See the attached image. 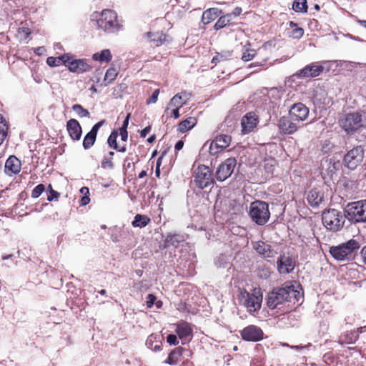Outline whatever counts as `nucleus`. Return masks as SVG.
Segmentation results:
<instances>
[{
    "instance_id": "f257e3e1",
    "label": "nucleus",
    "mask_w": 366,
    "mask_h": 366,
    "mask_svg": "<svg viewBox=\"0 0 366 366\" xmlns=\"http://www.w3.org/2000/svg\"><path fill=\"white\" fill-rule=\"evenodd\" d=\"M300 293L295 289L294 285L285 283L282 287L274 288L268 293L267 297V305L271 309L280 308L279 306L285 302H292V300L298 301Z\"/></svg>"
},
{
    "instance_id": "f03ea898",
    "label": "nucleus",
    "mask_w": 366,
    "mask_h": 366,
    "mask_svg": "<svg viewBox=\"0 0 366 366\" xmlns=\"http://www.w3.org/2000/svg\"><path fill=\"white\" fill-rule=\"evenodd\" d=\"M361 243L355 239L330 248L331 255L338 261H350L353 259L354 253L360 247Z\"/></svg>"
},
{
    "instance_id": "7ed1b4c3",
    "label": "nucleus",
    "mask_w": 366,
    "mask_h": 366,
    "mask_svg": "<svg viewBox=\"0 0 366 366\" xmlns=\"http://www.w3.org/2000/svg\"><path fill=\"white\" fill-rule=\"evenodd\" d=\"M347 219L345 211L343 213L335 209H328L322 214V220L323 225L332 232H338L341 230Z\"/></svg>"
},
{
    "instance_id": "20e7f679",
    "label": "nucleus",
    "mask_w": 366,
    "mask_h": 366,
    "mask_svg": "<svg viewBox=\"0 0 366 366\" xmlns=\"http://www.w3.org/2000/svg\"><path fill=\"white\" fill-rule=\"evenodd\" d=\"M239 304L245 307L249 312H254L261 308L262 293L260 289H254L252 293L239 289L238 295Z\"/></svg>"
},
{
    "instance_id": "39448f33",
    "label": "nucleus",
    "mask_w": 366,
    "mask_h": 366,
    "mask_svg": "<svg viewBox=\"0 0 366 366\" xmlns=\"http://www.w3.org/2000/svg\"><path fill=\"white\" fill-rule=\"evenodd\" d=\"M345 213L351 223H365L366 199L349 202L345 207Z\"/></svg>"
},
{
    "instance_id": "423d86ee",
    "label": "nucleus",
    "mask_w": 366,
    "mask_h": 366,
    "mask_svg": "<svg viewBox=\"0 0 366 366\" xmlns=\"http://www.w3.org/2000/svg\"><path fill=\"white\" fill-rule=\"evenodd\" d=\"M249 215L257 224L264 225L270 217L268 203L260 200L252 202L249 206Z\"/></svg>"
},
{
    "instance_id": "0eeeda50",
    "label": "nucleus",
    "mask_w": 366,
    "mask_h": 366,
    "mask_svg": "<svg viewBox=\"0 0 366 366\" xmlns=\"http://www.w3.org/2000/svg\"><path fill=\"white\" fill-rule=\"evenodd\" d=\"M98 28L106 33L114 34L122 29V25L118 22L117 14L110 9L103 10L100 18L97 21Z\"/></svg>"
},
{
    "instance_id": "6e6552de",
    "label": "nucleus",
    "mask_w": 366,
    "mask_h": 366,
    "mask_svg": "<svg viewBox=\"0 0 366 366\" xmlns=\"http://www.w3.org/2000/svg\"><path fill=\"white\" fill-rule=\"evenodd\" d=\"M338 124L347 134H352L363 125L362 114L355 112L342 114L338 120Z\"/></svg>"
},
{
    "instance_id": "1a4fd4ad",
    "label": "nucleus",
    "mask_w": 366,
    "mask_h": 366,
    "mask_svg": "<svg viewBox=\"0 0 366 366\" xmlns=\"http://www.w3.org/2000/svg\"><path fill=\"white\" fill-rule=\"evenodd\" d=\"M193 177L195 184L202 189L212 185L214 182L209 167L205 165L198 166L194 169Z\"/></svg>"
},
{
    "instance_id": "9d476101",
    "label": "nucleus",
    "mask_w": 366,
    "mask_h": 366,
    "mask_svg": "<svg viewBox=\"0 0 366 366\" xmlns=\"http://www.w3.org/2000/svg\"><path fill=\"white\" fill-rule=\"evenodd\" d=\"M364 149L362 146H356L344 156L343 164L350 170L355 169L363 161Z\"/></svg>"
},
{
    "instance_id": "9b49d317",
    "label": "nucleus",
    "mask_w": 366,
    "mask_h": 366,
    "mask_svg": "<svg viewBox=\"0 0 366 366\" xmlns=\"http://www.w3.org/2000/svg\"><path fill=\"white\" fill-rule=\"evenodd\" d=\"M237 160L235 158H228L224 162L219 165L215 173V177L217 181L223 182L229 178L234 172Z\"/></svg>"
},
{
    "instance_id": "f8f14e48",
    "label": "nucleus",
    "mask_w": 366,
    "mask_h": 366,
    "mask_svg": "<svg viewBox=\"0 0 366 366\" xmlns=\"http://www.w3.org/2000/svg\"><path fill=\"white\" fill-rule=\"evenodd\" d=\"M232 141V137L227 134H220L212 142L209 147V153L212 155L218 154L219 152L227 148Z\"/></svg>"
},
{
    "instance_id": "ddd939ff",
    "label": "nucleus",
    "mask_w": 366,
    "mask_h": 366,
    "mask_svg": "<svg viewBox=\"0 0 366 366\" xmlns=\"http://www.w3.org/2000/svg\"><path fill=\"white\" fill-rule=\"evenodd\" d=\"M289 114L293 121H305L309 114V109L302 103L294 104L289 112Z\"/></svg>"
},
{
    "instance_id": "4468645a",
    "label": "nucleus",
    "mask_w": 366,
    "mask_h": 366,
    "mask_svg": "<svg viewBox=\"0 0 366 366\" xmlns=\"http://www.w3.org/2000/svg\"><path fill=\"white\" fill-rule=\"evenodd\" d=\"M243 340L251 342H257L262 339V330L255 325H249L246 327L241 332Z\"/></svg>"
},
{
    "instance_id": "2eb2a0df",
    "label": "nucleus",
    "mask_w": 366,
    "mask_h": 366,
    "mask_svg": "<svg viewBox=\"0 0 366 366\" xmlns=\"http://www.w3.org/2000/svg\"><path fill=\"white\" fill-rule=\"evenodd\" d=\"M105 123V120H102L95 124L92 129L84 136L83 139V147L84 149H90L95 143L99 129Z\"/></svg>"
},
{
    "instance_id": "dca6fc26",
    "label": "nucleus",
    "mask_w": 366,
    "mask_h": 366,
    "mask_svg": "<svg viewBox=\"0 0 366 366\" xmlns=\"http://www.w3.org/2000/svg\"><path fill=\"white\" fill-rule=\"evenodd\" d=\"M277 265L280 274H289L293 271L295 262L291 257L282 255L277 259Z\"/></svg>"
},
{
    "instance_id": "f3484780",
    "label": "nucleus",
    "mask_w": 366,
    "mask_h": 366,
    "mask_svg": "<svg viewBox=\"0 0 366 366\" xmlns=\"http://www.w3.org/2000/svg\"><path fill=\"white\" fill-rule=\"evenodd\" d=\"M253 249L264 258L273 257L276 252L272 246L263 241H257L252 243Z\"/></svg>"
},
{
    "instance_id": "a211bd4d",
    "label": "nucleus",
    "mask_w": 366,
    "mask_h": 366,
    "mask_svg": "<svg viewBox=\"0 0 366 366\" xmlns=\"http://www.w3.org/2000/svg\"><path fill=\"white\" fill-rule=\"evenodd\" d=\"M66 130L72 140L79 141L81 139L82 129L76 119H71L66 122Z\"/></svg>"
},
{
    "instance_id": "6ab92c4d",
    "label": "nucleus",
    "mask_w": 366,
    "mask_h": 366,
    "mask_svg": "<svg viewBox=\"0 0 366 366\" xmlns=\"http://www.w3.org/2000/svg\"><path fill=\"white\" fill-rule=\"evenodd\" d=\"M257 123L258 121L255 114L252 112L247 113L242 117L241 122L242 134H246L251 132L257 127Z\"/></svg>"
},
{
    "instance_id": "aec40b11",
    "label": "nucleus",
    "mask_w": 366,
    "mask_h": 366,
    "mask_svg": "<svg viewBox=\"0 0 366 366\" xmlns=\"http://www.w3.org/2000/svg\"><path fill=\"white\" fill-rule=\"evenodd\" d=\"M324 67L317 64L307 65L302 69H300L297 75L303 77H316L323 71Z\"/></svg>"
},
{
    "instance_id": "412c9836",
    "label": "nucleus",
    "mask_w": 366,
    "mask_h": 366,
    "mask_svg": "<svg viewBox=\"0 0 366 366\" xmlns=\"http://www.w3.org/2000/svg\"><path fill=\"white\" fill-rule=\"evenodd\" d=\"M278 127L280 130L287 134H291L297 130V125L295 123L290 117H282L279 120Z\"/></svg>"
},
{
    "instance_id": "4be33fe9",
    "label": "nucleus",
    "mask_w": 366,
    "mask_h": 366,
    "mask_svg": "<svg viewBox=\"0 0 366 366\" xmlns=\"http://www.w3.org/2000/svg\"><path fill=\"white\" fill-rule=\"evenodd\" d=\"M144 37L149 39L150 41L156 46L169 43L171 41L169 36L164 34L162 31L147 32L144 34Z\"/></svg>"
},
{
    "instance_id": "5701e85b",
    "label": "nucleus",
    "mask_w": 366,
    "mask_h": 366,
    "mask_svg": "<svg viewBox=\"0 0 366 366\" xmlns=\"http://www.w3.org/2000/svg\"><path fill=\"white\" fill-rule=\"evenodd\" d=\"M21 161L15 156H10L5 163V173L9 176L18 174L21 170Z\"/></svg>"
},
{
    "instance_id": "b1692460",
    "label": "nucleus",
    "mask_w": 366,
    "mask_h": 366,
    "mask_svg": "<svg viewBox=\"0 0 366 366\" xmlns=\"http://www.w3.org/2000/svg\"><path fill=\"white\" fill-rule=\"evenodd\" d=\"M175 332L179 339L184 340L192 336V328L189 323L181 321L177 324Z\"/></svg>"
},
{
    "instance_id": "393cba45",
    "label": "nucleus",
    "mask_w": 366,
    "mask_h": 366,
    "mask_svg": "<svg viewBox=\"0 0 366 366\" xmlns=\"http://www.w3.org/2000/svg\"><path fill=\"white\" fill-rule=\"evenodd\" d=\"M185 241V237L181 234H169L167 235L164 247L169 248L170 247H177L179 244Z\"/></svg>"
},
{
    "instance_id": "a878e982",
    "label": "nucleus",
    "mask_w": 366,
    "mask_h": 366,
    "mask_svg": "<svg viewBox=\"0 0 366 366\" xmlns=\"http://www.w3.org/2000/svg\"><path fill=\"white\" fill-rule=\"evenodd\" d=\"M323 199V194L317 189H311L307 195V201L312 207H317Z\"/></svg>"
},
{
    "instance_id": "bb28decb",
    "label": "nucleus",
    "mask_w": 366,
    "mask_h": 366,
    "mask_svg": "<svg viewBox=\"0 0 366 366\" xmlns=\"http://www.w3.org/2000/svg\"><path fill=\"white\" fill-rule=\"evenodd\" d=\"M221 11L217 8H211L203 12L202 21L204 24L210 23L219 16Z\"/></svg>"
},
{
    "instance_id": "cd10ccee",
    "label": "nucleus",
    "mask_w": 366,
    "mask_h": 366,
    "mask_svg": "<svg viewBox=\"0 0 366 366\" xmlns=\"http://www.w3.org/2000/svg\"><path fill=\"white\" fill-rule=\"evenodd\" d=\"M197 121L195 117H188L186 119H184V121H182L179 124L177 129L179 132L184 133V132L188 131L189 129H191L192 128H193L195 126V124H197Z\"/></svg>"
},
{
    "instance_id": "c85d7f7f",
    "label": "nucleus",
    "mask_w": 366,
    "mask_h": 366,
    "mask_svg": "<svg viewBox=\"0 0 366 366\" xmlns=\"http://www.w3.org/2000/svg\"><path fill=\"white\" fill-rule=\"evenodd\" d=\"M184 349L182 347H179L173 350L169 355L167 360L164 361L165 363L169 365H175L179 357L182 355Z\"/></svg>"
},
{
    "instance_id": "c756f323",
    "label": "nucleus",
    "mask_w": 366,
    "mask_h": 366,
    "mask_svg": "<svg viewBox=\"0 0 366 366\" xmlns=\"http://www.w3.org/2000/svg\"><path fill=\"white\" fill-rule=\"evenodd\" d=\"M150 218H149L147 216L138 214L134 217L132 224L134 227L142 228L146 227L150 222Z\"/></svg>"
},
{
    "instance_id": "7c9ffc66",
    "label": "nucleus",
    "mask_w": 366,
    "mask_h": 366,
    "mask_svg": "<svg viewBox=\"0 0 366 366\" xmlns=\"http://www.w3.org/2000/svg\"><path fill=\"white\" fill-rule=\"evenodd\" d=\"M358 340V334L355 331L345 332L340 337V344H354Z\"/></svg>"
},
{
    "instance_id": "2f4dec72",
    "label": "nucleus",
    "mask_w": 366,
    "mask_h": 366,
    "mask_svg": "<svg viewBox=\"0 0 366 366\" xmlns=\"http://www.w3.org/2000/svg\"><path fill=\"white\" fill-rule=\"evenodd\" d=\"M94 60L109 62L112 59V54L109 49H104L100 53H95L92 56Z\"/></svg>"
},
{
    "instance_id": "473e14b6",
    "label": "nucleus",
    "mask_w": 366,
    "mask_h": 366,
    "mask_svg": "<svg viewBox=\"0 0 366 366\" xmlns=\"http://www.w3.org/2000/svg\"><path fill=\"white\" fill-rule=\"evenodd\" d=\"M62 61L68 66L70 71L78 73V59L71 60L69 56L64 55Z\"/></svg>"
},
{
    "instance_id": "72a5a7b5",
    "label": "nucleus",
    "mask_w": 366,
    "mask_h": 366,
    "mask_svg": "<svg viewBox=\"0 0 366 366\" xmlns=\"http://www.w3.org/2000/svg\"><path fill=\"white\" fill-rule=\"evenodd\" d=\"M9 127L5 119L0 114V145L3 143L7 136Z\"/></svg>"
},
{
    "instance_id": "f704fd0d",
    "label": "nucleus",
    "mask_w": 366,
    "mask_h": 366,
    "mask_svg": "<svg viewBox=\"0 0 366 366\" xmlns=\"http://www.w3.org/2000/svg\"><path fill=\"white\" fill-rule=\"evenodd\" d=\"M292 9L296 12H307V0H294Z\"/></svg>"
},
{
    "instance_id": "c9c22d12",
    "label": "nucleus",
    "mask_w": 366,
    "mask_h": 366,
    "mask_svg": "<svg viewBox=\"0 0 366 366\" xmlns=\"http://www.w3.org/2000/svg\"><path fill=\"white\" fill-rule=\"evenodd\" d=\"M231 21V14H227L221 16L215 23L214 28L215 30H219L224 28Z\"/></svg>"
},
{
    "instance_id": "e433bc0d",
    "label": "nucleus",
    "mask_w": 366,
    "mask_h": 366,
    "mask_svg": "<svg viewBox=\"0 0 366 366\" xmlns=\"http://www.w3.org/2000/svg\"><path fill=\"white\" fill-rule=\"evenodd\" d=\"M117 76V71L116 69L114 68H109L107 69L104 81L105 82V85H107L108 84H111Z\"/></svg>"
},
{
    "instance_id": "4c0bfd02",
    "label": "nucleus",
    "mask_w": 366,
    "mask_h": 366,
    "mask_svg": "<svg viewBox=\"0 0 366 366\" xmlns=\"http://www.w3.org/2000/svg\"><path fill=\"white\" fill-rule=\"evenodd\" d=\"M186 100L183 101V97L177 94L174 95L169 102V105L172 107H175L177 108H180L185 103Z\"/></svg>"
},
{
    "instance_id": "58836bf2",
    "label": "nucleus",
    "mask_w": 366,
    "mask_h": 366,
    "mask_svg": "<svg viewBox=\"0 0 366 366\" xmlns=\"http://www.w3.org/2000/svg\"><path fill=\"white\" fill-rule=\"evenodd\" d=\"M118 137V132L117 131H113L110 134V135L108 137L107 139V144L109 147L113 149H118V144L117 142Z\"/></svg>"
},
{
    "instance_id": "ea45409f",
    "label": "nucleus",
    "mask_w": 366,
    "mask_h": 366,
    "mask_svg": "<svg viewBox=\"0 0 366 366\" xmlns=\"http://www.w3.org/2000/svg\"><path fill=\"white\" fill-rule=\"evenodd\" d=\"M72 109L77 114L79 117H89V112L87 109L82 107L80 104H74Z\"/></svg>"
},
{
    "instance_id": "a19ab883",
    "label": "nucleus",
    "mask_w": 366,
    "mask_h": 366,
    "mask_svg": "<svg viewBox=\"0 0 366 366\" xmlns=\"http://www.w3.org/2000/svg\"><path fill=\"white\" fill-rule=\"evenodd\" d=\"M46 193L47 195V200L49 202L55 199H58L60 196V194L58 192L53 189L51 184L48 186L47 189L46 190Z\"/></svg>"
},
{
    "instance_id": "79ce46f5",
    "label": "nucleus",
    "mask_w": 366,
    "mask_h": 366,
    "mask_svg": "<svg viewBox=\"0 0 366 366\" xmlns=\"http://www.w3.org/2000/svg\"><path fill=\"white\" fill-rule=\"evenodd\" d=\"M91 66L84 59H78V73H84L90 71Z\"/></svg>"
},
{
    "instance_id": "37998d69",
    "label": "nucleus",
    "mask_w": 366,
    "mask_h": 366,
    "mask_svg": "<svg viewBox=\"0 0 366 366\" xmlns=\"http://www.w3.org/2000/svg\"><path fill=\"white\" fill-rule=\"evenodd\" d=\"M45 191V187L42 184H38L32 191L31 197L33 198L39 197Z\"/></svg>"
},
{
    "instance_id": "c03bdc74",
    "label": "nucleus",
    "mask_w": 366,
    "mask_h": 366,
    "mask_svg": "<svg viewBox=\"0 0 366 366\" xmlns=\"http://www.w3.org/2000/svg\"><path fill=\"white\" fill-rule=\"evenodd\" d=\"M61 61H62V56L58 59L53 56H49L46 59V63L50 66H56L59 65Z\"/></svg>"
},
{
    "instance_id": "a18cd8bd",
    "label": "nucleus",
    "mask_w": 366,
    "mask_h": 366,
    "mask_svg": "<svg viewBox=\"0 0 366 366\" xmlns=\"http://www.w3.org/2000/svg\"><path fill=\"white\" fill-rule=\"evenodd\" d=\"M254 56V52L253 50H247L245 52L243 53L242 56V59L244 61H248L253 59Z\"/></svg>"
},
{
    "instance_id": "49530a36",
    "label": "nucleus",
    "mask_w": 366,
    "mask_h": 366,
    "mask_svg": "<svg viewBox=\"0 0 366 366\" xmlns=\"http://www.w3.org/2000/svg\"><path fill=\"white\" fill-rule=\"evenodd\" d=\"M159 94V89H155L149 99L147 101V104H154L157 102L158 96Z\"/></svg>"
},
{
    "instance_id": "de8ad7c7",
    "label": "nucleus",
    "mask_w": 366,
    "mask_h": 366,
    "mask_svg": "<svg viewBox=\"0 0 366 366\" xmlns=\"http://www.w3.org/2000/svg\"><path fill=\"white\" fill-rule=\"evenodd\" d=\"M304 34V30L302 28H295L292 31L291 36L295 39H300Z\"/></svg>"
},
{
    "instance_id": "09e8293b",
    "label": "nucleus",
    "mask_w": 366,
    "mask_h": 366,
    "mask_svg": "<svg viewBox=\"0 0 366 366\" xmlns=\"http://www.w3.org/2000/svg\"><path fill=\"white\" fill-rule=\"evenodd\" d=\"M167 342L171 345H177L179 344V341L175 335L169 334L167 337Z\"/></svg>"
},
{
    "instance_id": "8fccbe9b",
    "label": "nucleus",
    "mask_w": 366,
    "mask_h": 366,
    "mask_svg": "<svg viewBox=\"0 0 366 366\" xmlns=\"http://www.w3.org/2000/svg\"><path fill=\"white\" fill-rule=\"evenodd\" d=\"M102 167L103 168H113L114 164L111 159H108L107 157H104L102 161Z\"/></svg>"
},
{
    "instance_id": "3c124183",
    "label": "nucleus",
    "mask_w": 366,
    "mask_h": 366,
    "mask_svg": "<svg viewBox=\"0 0 366 366\" xmlns=\"http://www.w3.org/2000/svg\"><path fill=\"white\" fill-rule=\"evenodd\" d=\"M156 300V297L152 294H149L147 297V306L149 308H151L153 305L154 304V302Z\"/></svg>"
},
{
    "instance_id": "603ef678",
    "label": "nucleus",
    "mask_w": 366,
    "mask_h": 366,
    "mask_svg": "<svg viewBox=\"0 0 366 366\" xmlns=\"http://www.w3.org/2000/svg\"><path fill=\"white\" fill-rule=\"evenodd\" d=\"M19 34L22 33L24 34V39L27 38L29 36V35L30 34L29 29L26 27L19 28Z\"/></svg>"
},
{
    "instance_id": "864d4df0",
    "label": "nucleus",
    "mask_w": 366,
    "mask_h": 366,
    "mask_svg": "<svg viewBox=\"0 0 366 366\" xmlns=\"http://www.w3.org/2000/svg\"><path fill=\"white\" fill-rule=\"evenodd\" d=\"M119 131H120V136H121L122 140L126 142L128 138L127 130H126L124 129H120Z\"/></svg>"
},
{
    "instance_id": "5fc2aeb1",
    "label": "nucleus",
    "mask_w": 366,
    "mask_h": 366,
    "mask_svg": "<svg viewBox=\"0 0 366 366\" xmlns=\"http://www.w3.org/2000/svg\"><path fill=\"white\" fill-rule=\"evenodd\" d=\"M360 257L363 263L366 264V244L362 248L360 251Z\"/></svg>"
},
{
    "instance_id": "6e6d98bb",
    "label": "nucleus",
    "mask_w": 366,
    "mask_h": 366,
    "mask_svg": "<svg viewBox=\"0 0 366 366\" xmlns=\"http://www.w3.org/2000/svg\"><path fill=\"white\" fill-rule=\"evenodd\" d=\"M89 201H90V198L89 197V196L84 195L80 200V204L82 206H85L89 203Z\"/></svg>"
},
{
    "instance_id": "4d7b16f0",
    "label": "nucleus",
    "mask_w": 366,
    "mask_h": 366,
    "mask_svg": "<svg viewBox=\"0 0 366 366\" xmlns=\"http://www.w3.org/2000/svg\"><path fill=\"white\" fill-rule=\"evenodd\" d=\"M151 131V126L146 127L144 129L141 131L140 136L141 137H146L148 133Z\"/></svg>"
},
{
    "instance_id": "13d9d810",
    "label": "nucleus",
    "mask_w": 366,
    "mask_h": 366,
    "mask_svg": "<svg viewBox=\"0 0 366 366\" xmlns=\"http://www.w3.org/2000/svg\"><path fill=\"white\" fill-rule=\"evenodd\" d=\"M224 60V56L222 54H218L215 56L213 57L212 62H217Z\"/></svg>"
},
{
    "instance_id": "bf43d9fd",
    "label": "nucleus",
    "mask_w": 366,
    "mask_h": 366,
    "mask_svg": "<svg viewBox=\"0 0 366 366\" xmlns=\"http://www.w3.org/2000/svg\"><path fill=\"white\" fill-rule=\"evenodd\" d=\"M264 168L267 172L272 174L273 172V164H269V162L265 163Z\"/></svg>"
},
{
    "instance_id": "052dcab7",
    "label": "nucleus",
    "mask_w": 366,
    "mask_h": 366,
    "mask_svg": "<svg viewBox=\"0 0 366 366\" xmlns=\"http://www.w3.org/2000/svg\"><path fill=\"white\" fill-rule=\"evenodd\" d=\"M184 146V142L182 140H179L177 141V142L175 144V146H174V148H175V150H180L182 149Z\"/></svg>"
},
{
    "instance_id": "680f3d73",
    "label": "nucleus",
    "mask_w": 366,
    "mask_h": 366,
    "mask_svg": "<svg viewBox=\"0 0 366 366\" xmlns=\"http://www.w3.org/2000/svg\"><path fill=\"white\" fill-rule=\"evenodd\" d=\"M129 117H130V114H127V116L126 117L124 121L123 122V124H122V126L120 129H124L127 130V127H128V124H129Z\"/></svg>"
},
{
    "instance_id": "e2e57ef3",
    "label": "nucleus",
    "mask_w": 366,
    "mask_h": 366,
    "mask_svg": "<svg viewBox=\"0 0 366 366\" xmlns=\"http://www.w3.org/2000/svg\"><path fill=\"white\" fill-rule=\"evenodd\" d=\"M179 108H177L176 107L174 109H173L172 111V116L175 118V119H177L179 117Z\"/></svg>"
},
{
    "instance_id": "0e129e2a",
    "label": "nucleus",
    "mask_w": 366,
    "mask_h": 366,
    "mask_svg": "<svg viewBox=\"0 0 366 366\" xmlns=\"http://www.w3.org/2000/svg\"><path fill=\"white\" fill-rule=\"evenodd\" d=\"M80 192L84 195H88L89 194V188L86 187H83L81 188Z\"/></svg>"
},
{
    "instance_id": "69168bd1",
    "label": "nucleus",
    "mask_w": 366,
    "mask_h": 366,
    "mask_svg": "<svg viewBox=\"0 0 366 366\" xmlns=\"http://www.w3.org/2000/svg\"><path fill=\"white\" fill-rule=\"evenodd\" d=\"M241 12H242V9L240 7H236L233 11L232 14H234V16H237L239 15Z\"/></svg>"
},
{
    "instance_id": "338daca9",
    "label": "nucleus",
    "mask_w": 366,
    "mask_h": 366,
    "mask_svg": "<svg viewBox=\"0 0 366 366\" xmlns=\"http://www.w3.org/2000/svg\"><path fill=\"white\" fill-rule=\"evenodd\" d=\"M262 65V63L254 62V63L250 64L248 67L249 69H252V68L257 67V66H261Z\"/></svg>"
},
{
    "instance_id": "774afa93",
    "label": "nucleus",
    "mask_w": 366,
    "mask_h": 366,
    "mask_svg": "<svg viewBox=\"0 0 366 366\" xmlns=\"http://www.w3.org/2000/svg\"><path fill=\"white\" fill-rule=\"evenodd\" d=\"M115 150H117V152H126V147L125 145L122 146V147H119L118 146V149H114Z\"/></svg>"
}]
</instances>
